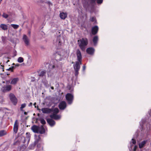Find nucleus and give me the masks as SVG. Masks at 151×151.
<instances>
[{
  "mask_svg": "<svg viewBox=\"0 0 151 151\" xmlns=\"http://www.w3.org/2000/svg\"><path fill=\"white\" fill-rule=\"evenodd\" d=\"M51 88L52 89V90L54 89V87H53V86H52V87H51Z\"/></svg>",
  "mask_w": 151,
  "mask_h": 151,
  "instance_id": "41",
  "label": "nucleus"
},
{
  "mask_svg": "<svg viewBox=\"0 0 151 151\" xmlns=\"http://www.w3.org/2000/svg\"><path fill=\"white\" fill-rule=\"evenodd\" d=\"M18 127V123L17 122V120H16L14 123V131L15 133H16L17 132Z\"/></svg>",
  "mask_w": 151,
  "mask_h": 151,
  "instance_id": "15",
  "label": "nucleus"
},
{
  "mask_svg": "<svg viewBox=\"0 0 151 151\" xmlns=\"http://www.w3.org/2000/svg\"><path fill=\"white\" fill-rule=\"evenodd\" d=\"M0 28L4 30H7L8 29V27L6 25L4 24H1L0 25Z\"/></svg>",
  "mask_w": 151,
  "mask_h": 151,
  "instance_id": "20",
  "label": "nucleus"
},
{
  "mask_svg": "<svg viewBox=\"0 0 151 151\" xmlns=\"http://www.w3.org/2000/svg\"><path fill=\"white\" fill-rule=\"evenodd\" d=\"M31 63V60L30 59H29L27 61V63L28 65H30Z\"/></svg>",
  "mask_w": 151,
  "mask_h": 151,
  "instance_id": "28",
  "label": "nucleus"
},
{
  "mask_svg": "<svg viewBox=\"0 0 151 151\" xmlns=\"http://www.w3.org/2000/svg\"><path fill=\"white\" fill-rule=\"evenodd\" d=\"M17 61L19 63H22L24 61V59L22 57H19L17 59Z\"/></svg>",
  "mask_w": 151,
  "mask_h": 151,
  "instance_id": "26",
  "label": "nucleus"
},
{
  "mask_svg": "<svg viewBox=\"0 0 151 151\" xmlns=\"http://www.w3.org/2000/svg\"><path fill=\"white\" fill-rule=\"evenodd\" d=\"M39 127L34 125L31 127V129L33 132L35 133H38Z\"/></svg>",
  "mask_w": 151,
  "mask_h": 151,
  "instance_id": "12",
  "label": "nucleus"
},
{
  "mask_svg": "<svg viewBox=\"0 0 151 151\" xmlns=\"http://www.w3.org/2000/svg\"><path fill=\"white\" fill-rule=\"evenodd\" d=\"M36 104H34L33 105L35 106V107L36 108Z\"/></svg>",
  "mask_w": 151,
  "mask_h": 151,
  "instance_id": "43",
  "label": "nucleus"
},
{
  "mask_svg": "<svg viewBox=\"0 0 151 151\" xmlns=\"http://www.w3.org/2000/svg\"><path fill=\"white\" fill-rule=\"evenodd\" d=\"M5 37H2V40L4 42V40H5Z\"/></svg>",
  "mask_w": 151,
  "mask_h": 151,
  "instance_id": "37",
  "label": "nucleus"
},
{
  "mask_svg": "<svg viewBox=\"0 0 151 151\" xmlns=\"http://www.w3.org/2000/svg\"><path fill=\"white\" fill-rule=\"evenodd\" d=\"M61 104H65V102L64 101H63V102H62V103Z\"/></svg>",
  "mask_w": 151,
  "mask_h": 151,
  "instance_id": "40",
  "label": "nucleus"
},
{
  "mask_svg": "<svg viewBox=\"0 0 151 151\" xmlns=\"http://www.w3.org/2000/svg\"><path fill=\"white\" fill-rule=\"evenodd\" d=\"M87 53L90 55H92L94 52V49L92 47L88 48L86 50Z\"/></svg>",
  "mask_w": 151,
  "mask_h": 151,
  "instance_id": "14",
  "label": "nucleus"
},
{
  "mask_svg": "<svg viewBox=\"0 0 151 151\" xmlns=\"http://www.w3.org/2000/svg\"><path fill=\"white\" fill-rule=\"evenodd\" d=\"M38 133L42 134L45 132V130L42 126L39 127Z\"/></svg>",
  "mask_w": 151,
  "mask_h": 151,
  "instance_id": "17",
  "label": "nucleus"
},
{
  "mask_svg": "<svg viewBox=\"0 0 151 151\" xmlns=\"http://www.w3.org/2000/svg\"><path fill=\"white\" fill-rule=\"evenodd\" d=\"M24 114L25 115H27V112H24Z\"/></svg>",
  "mask_w": 151,
  "mask_h": 151,
  "instance_id": "39",
  "label": "nucleus"
},
{
  "mask_svg": "<svg viewBox=\"0 0 151 151\" xmlns=\"http://www.w3.org/2000/svg\"><path fill=\"white\" fill-rule=\"evenodd\" d=\"M43 113L47 114L52 112V114L50 115V117L55 120L59 119L61 118V116L59 115H57L59 111V110L57 108H52V109H49L47 108H42L41 109Z\"/></svg>",
  "mask_w": 151,
  "mask_h": 151,
  "instance_id": "1",
  "label": "nucleus"
},
{
  "mask_svg": "<svg viewBox=\"0 0 151 151\" xmlns=\"http://www.w3.org/2000/svg\"><path fill=\"white\" fill-rule=\"evenodd\" d=\"M11 100L13 102L15 103H17V99L14 95L12 93H10L9 95Z\"/></svg>",
  "mask_w": 151,
  "mask_h": 151,
  "instance_id": "10",
  "label": "nucleus"
},
{
  "mask_svg": "<svg viewBox=\"0 0 151 151\" xmlns=\"http://www.w3.org/2000/svg\"><path fill=\"white\" fill-rule=\"evenodd\" d=\"M26 137H22V140H23V142L24 143H26V145H28L29 141L30 140V135L29 133H26Z\"/></svg>",
  "mask_w": 151,
  "mask_h": 151,
  "instance_id": "6",
  "label": "nucleus"
},
{
  "mask_svg": "<svg viewBox=\"0 0 151 151\" xmlns=\"http://www.w3.org/2000/svg\"><path fill=\"white\" fill-rule=\"evenodd\" d=\"M98 27L97 26H95L93 27L92 29V32L93 35H95L97 32Z\"/></svg>",
  "mask_w": 151,
  "mask_h": 151,
  "instance_id": "16",
  "label": "nucleus"
},
{
  "mask_svg": "<svg viewBox=\"0 0 151 151\" xmlns=\"http://www.w3.org/2000/svg\"><path fill=\"white\" fill-rule=\"evenodd\" d=\"M95 18L94 17H92L91 18V20L93 22L94 21Z\"/></svg>",
  "mask_w": 151,
  "mask_h": 151,
  "instance_id": "34",
  "label": "nucleus"
},
{
  "mask_svg": "<svg viewBox=\"0 0 151 151\" xmlns=\"http://www.w3.org/2000/svg\"><path fill=\"white\" fill-rule=\"evenodd\" d=\"M19 65V64H16V66H18Z\"/></svg>",
  "mask_w": 151,
  "mask_h": 151,
  "instance_id": "38",
  "label": "nucleus"
},
{
  "mask_svg": "<svg viewBox=\"0 0 151 151\" xmlns=\"http://www.w3.org/2000/svg\"><path fill=\"white\" fill-rule=\"evenodd\" d=\"M66 106V104H59V107L61 110L64 109Z\"/></svg>",
  "mask_w": 151,
  "mask_h": 151,
  "instance_id": "22",
  "label": "nucleus"
},
{
  "mask_svg": "<svg viewBox=\"0 0 151 151\" xmlns=\"http://www.w3.org/2000/svg\"><path fill=\"white\" fill-rule=\"evenodd\" d=\"M65 39L63 36H58L57 37L56 45L58 46L62 45L64 43Z\"/></svg>",
  "mask_w": 151,
  "mask_h": 151,
  "instance_id": "5",
  "label": "nucleus"
},
{
  "mask_svg": "<svg viewBox=\"0 0 151 151\" xmlns=\"http://www.w3.org/2000/svg\"><path fill=\"white\" fill-rule=\"evenodd\" d=\"M19 79L18 78H13L11 82V84L12 85H15L17 83Z\"/></svg>",
  "mask_w": 151,
  "mask_h": 151,
  "instance_id": "21",
  "label": "nucleus"
},
{
  "mask_svg": "<svg viewBox=\"0 0 151 151\" xmlns=\"http://www.w3.org/2000/svg\"><path fill=\"white\" fill-rule=\"evenodd\" d=\"M40 122L43 124H45L46 123L45 121L43 119H40Z\"/></svg>",
  "mask_w": 151,
  "mask_h": 151,
  "instance_id": "29",
  "label": "nucleus"
},
{
  "mask_svg": "<svg viewBox=\"0 0 151 151\" xmlns=\"http://www.w3.org/2000/svg\"><path fill=\"white\" fill-rule=\"evenodd\" d=\"M147 141L145 140L139 142V147L140 148L143 147L146 144Z\"/></svg>",
  "mask_w": 151,
  "mask_h": 151,
  "instance_id": "19",
  "label": "nucleus"
},
{
  "mask_svg": "<svg viewBox=\"0 0 151 151\" xmlns=\"http://www.w3.org/2000/svg\"><path fill=\"white\" fill-rule=\"evenodd\" d=\"M86 69V66H83V70H84Z\"/></svg>",
  "mask_w": 151,
  "mask_h": 151,
  "instance_id": "36",
  "label": "nucleus"
},
{
  "mask_svg": "<svg viewBox=\"0 0 151 151\" xmlns=\"http://www.w3.org/2000/svg\"><path fill=\"white\" fill-rule=\"evenodd\" d=\"M103 0H97V2L98 4H101L102 3Z\"/></svg>",
  "mask_w": 151,
  "mask_h": 151,
  "instance_id": "32",
  "label": "nucleus"
},
{
  "mask_svg": "<svg viewBox=\"0 0 151 151\" xmlns=\"http://www.w3.org/2000/svg\"><path fill=\"white\" fill-rule=\"evenodd\" d=\"M76 55L78 61H77L76 64L74 65V68L75 71V75L76 76H77L78 75V71L80 68V65L81 64V54L79 50H77Z\"/></svg>",
  "mask_w": 151,
  "mask_h": 151,
  "instance_id": "2",
  "label": "nucleus"
},
{
  "mask_svg": "<svg viewBox=\"0 0 151 151\" xmlns=\"http://www.w3.org/2000/svg\"><path fill=\"white\" fill-rule=\"evenodd\" d=\"M47 122L49 125L51 127L54 126L55 124V122L52 119H47Z\"/></svg>",
  "mask_w": 151,
  "mask_h": 151,
  "instance_id": "13",
  "label": "nucleus"
},
{
  "mask_svg": "<svg viewBox=\"0 0 151 151\" xmlns=\"http://www.w3.org/2000/svg\"><path fill=\"white\" fill-rule=\"evenodd\" d=\"M144 127H146L147 128V130H149L151 128V125L150 123L147 122H145L143 124L142 126Z\"/></svg>",
  "mask_w": 151,
  "mask_h": 151,
  "instance_id": "11",
  "label": "nucleus"
},
{
  "mask_svg": "<svg viewBox=\"0 0 151 151\" xmlns=\"http://www.w3.org/2000/svg\"><path fill=\"white\" fill-rule=\"evenodd\" d=\"M46 73V72L45 71H41L39 72V75L40 76L42 77L44 76Z\"/></svg>",
  "mask_w": 151,
  "mask_h": 151,
  "instance_id": "24",
  "label": "nucleus"
},
{
  "mask_svg": "<svg viewBox=\"0 0 151 151\" xmlns=\"http://www.w3.org/2000/svg\"><path fill=\"white\" fill-rule=\"evenodd\" d=\"M11 26L14 29H17L19 27L18 25L14 24H11Z\"/></svg>",
  "mask_w": 151,
  "mask_h": 151,
  "instance_id": "27",
  "label": "nucleus"
},
{
  "mask_svg": "<svg viewBox=\"0 0 151 151\" xmlns=\"http://www.w3.org/2000/svg\"><path fill=\"white\" fill-rule=\"evenodd\" d=\"M11 69V68H9V69L8 70H10Z\"/></svg>",
  "mask_w": 151,
  "mask_h": 151,
  "instance_id": "45",
  "label": "nucleus"
},
{
  "mask_svg": "<svg viewBox=\"0 0 151 151\" xmlns=\"http://www.w3.org/2000/svg\"><path fill=\"white\" fill-rule=\"evenodd\" d=\"M37 106V109L38 110H40V109H39V108H38V106Z\"/></svg>",
  "mask_w": 151,
  "mask_h": 151,
  "instance_id": "44",
  "label": "nucleus"
},
{
  "mask_svg": "<svg viewBox=\"0 0 151 151\" xmlns=\"http://www.w3.org/2000/svg\"><path fill=\"white\" fill-rule=\"evenodd\" d=\"M2 103V101H0V103Z\"/></svg>",
  "mask_w": 151,
  "mask_h": 151,
  "instance_id": "47",
  "label": "nucleus"
},
{
  "mask_svg": "<svg viewBox=\"0 0 151 151\" xmlns=\"http://www.w3.org/2000/svg\"><path fill=\"white\" fill-rule=\"evenodd\" d=\"M98 37L97 36H95L94 37L93 39V42L95 45H96L97 41H98Z\"/></svg>",
  "mask_w": 151,
  "mask_h": 151,
  "instance_id": "25",
  "label": "nucleus"
},
{
  "mask_svg": "<svg viewBox=\"0 0 151 151\" xmlns=\"http://www.w3.org/2000/svg\"><path fill=\"white\" fill-rule=\"evenodd\" d=\"M60 18L63 19H65L67 17V14L66 13L62 12L60 14Z\"/></svg>",
  "mask_w": 151,
  "mask_h": 151,
  "instance_id": "18",
  "label": "nucleus"
},
{
  "mask_svg": "<svg viewBox=\"0 0 151 151\" xmlns=\"http://www.w3.org/2000/svg\"><path fill=\"white\" fill-rule=\"evenodd\" d=\"M54 67H55V66H54V65H53V66H52V68H54Z\"/></svg>",
  "mask_w": 151,
  "mask_h": 151,
  "instance_id": "42",
  "label": "nucleus"
},
{
  "mask_svg": "<svg viewBox=\"0 0 151 151\" xmlns=\"http://www.w3.org/2000/svg\"><path fill=\"white\" fill-rule=\"evenodd\" d=\"M2 16L5 18H7V17H8V15L6 14H5V13H4L2 15Z\"/></svg>",
  "mask_w": 151,
  "mask_h": 151,
  "instance_id": "31",
  "label": "nucleus"
},
{
  "mask_svg": "<svg viewBox=\"0 0 151 151\" xmlns=\"http://www.w3.org/2000/svg\"><path fill=\"white\" fill-rule=\"evenodd\" d=\"M34 104H36V103H34Z\"/></svg>",
  "mask_w": 151,
  "mask_h": 151,
  "instance_id": "49",
  "label": "nucleus"
},
{
  "mask_svg": "<svg viewBox=\"0 0 151 151\" xmlns=\"http://www.w3.org/2000/svg\"><path fill=\"white\" fill-rule=\"evenodd\" d=\"M132 143L134 144H135L136 143V141L133 139H132Z\"/></svg>",
  "mask_w": 151,
  "mask_h": 151,
  "instance_id": "33",
  "label": "nucleus"
},
{
  "mask_svg": "<svg viewBox=\"0 0 151 151\" xmlns=\"http://www.w3.org/2000/svg\"><path fill=\"white\" fill-rule=\"evenodd\" d=\"M23 40L26 46H28L30 45V40L25 35L23 36Z\"/></svg>",
  "mask_w": 151,
  "mask_h": 151,
  "instance_id": "7",
  "label": "nucleus"
},
{
  "mask_svg": "<svg viewBox=\"0 0 151 151\" xmlns=\"http://www.w3.org/2000/svg\"><path fill=\"white\" fill-rule=\"evenodd\" d=\"M25 107V104H22L21 107L20 108L21 110L22 111V109L23 108Z\"/></svg>",
  "mask_w": 151,
  "mask_h": 151,
  "instance_id": "30",
  "label": "nucleus"
},
{
  "mask_svg": "<svg viewBox=\"0 0 151 151\" xmlns=\"http://www.w3.org/2000/svg\"><path fill=\"white\" fill-rule=\"evenodd\" d=\"M56 59L58 60H61L63 57L67 55V52L62 50H58L55 54Z\"/></svg>",
  "mask_w": 151,
  "mask_h": 151,
  "instance_id": "3",
  "label": "nucleus"
},
{
  "mask_svg": "<svg viewBox=\"0 0 151 151\" xmlns=\"http://www.w3.org/2000/svg\"><path fill=\"white\" fill-rule=\"evenodd\" d=\"M137 147L136 146H135L134 148V151H135L136 150V149L137 148Z\"/></svg>",
  "mask_w": 151,
  "mask_h": 151,
  "instance_id": "35",
  "label": "nucleus"
},
{
  "mask_svg": "<svg viewBox=\"0 0 151 151\" xmlns=\"http://www.w3.org/2000/svg\"><path fill=\"white\" fill-rule=\"evenodd\" d=\"M78 44L80 47L84 51L85 49V46L88 44V40L86 38H82L78 40Z\"/></svg>",
  "mask_w": 151,
  "mask_h": 151,
  "instance_id": "4",
  "label": "nucleus"
},
{
  "mask_svg": "<svg viewBox=\"0 0 151 151\" xmlns=\"http://www.w3.org/2000/svg\"><path fill=\"white\" fill-rule=\"evenodd\" d=\"M12 88V86L10 85H7L3 87L2 88V91L4 92H5L10 91Z\"/></svg>",
  "mask_w": 151,
  "mask_h": 151,
  "instance_id": "9",
  "label": "nucleus"
},
{
  "mask_svg": "<svg viewBox=\"0 0 151 151\" xmlns=\"http://www.w3.org/2000/svg\"><path fill=\"white\" fill-rule=\"evenodd\" d=\"M67 100L69 103H71L73 99V96L70 93L67 94L65 96Z\"/></svg>",
  "mask_w": 151,
  "mask_h": 151,
  "instance_id": "8",
  "label": "nucleus"
},
{
  "mask_svg": "<svg viewBox=\"0 0 151 151\" xmlns=\"http://www.w3.org/2000/svg\"><path fill=\"white\" fill-rule=\"evenodd\" d=\"M7 134L6 132L4 130L0 131V137H2Z\"/></svg>",
  "mask_w": 151,
  "mask_h": 151,
  "instance_id": "23",
  "label": "nucleus"
},
{
  "mask_svg": "<svg viewBox=\"0 0 151 151\" xmlns=\"http://www.w3.org/2000/svg\"><path fill=\"white\" fill-rule=\"evenodd\" d=\"M30 104H32V103H30Z\"/></svg>",
  "mask_w": 151,
  "mask_h": 151,
  "instance_id": "48",
  "label": "nucleus"
},
{
  "mask_svg": "<svg viewBox=\"0 0 151 151\" xmlns=\"http://www.w3.org/2000/svg\"><path fill=\"white\" fill-rule=\"evenodd\" d=\"M16 54H15V55H14V56H16Z\"/></svg>",
  "mask_w": 151,
  "mask_h": 151,
  "instance_id": "46",
  "label": "nucleus"
}]
</instances>
